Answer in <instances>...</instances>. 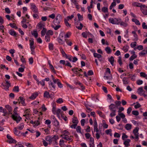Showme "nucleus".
Returning a JSON list of instances; mask_svg holds the SVG:
<instances>
[{"label":"nucleus","mask_w":147,"mask_h":147,"mask_svg":"<svg viewBox=\"0 0 147 147\" xmlns=\"http://www.w3.org/2000/svg\"><path fill=\"white\" fill-rule=\"evenodd\" d=\"M77 15L79 20L77 22V23H78V24L80 23V26H76V27L78 29L81 30L82 29L83 27V25L82 23L80 22V21H82L83 20V17L79 13H78Z\"/></svg>","instance_id":"obj_1"},{"label":"nucleus","mask_w":147,"mask_h":147,"mask_svg":"<svg viewBox=\"0 0 147 147\" xmlns=\"http://www.w3.org/2000/svg\"><path fill=\"white\" fill-rule=\"evenodd\" d=\"M64 37V33L61 32L60 34L59 37L57 38V41L60 44L63 45L65 41L63 40Z\"/></svg>","instance_id":"obj_2"},{"label":"nucleus","mask_w":147,"mask_h":147,"mask_svg":"<svg viewBox=\"0 0 147 147\" xmlns=\"http://www.w3.org/2000/svg\"><path fill=\"white\" fill-rule=\"evenodd\" d=\"M109 21L110 23L113 24H119V22H120L121 19L116 18H110L109 19Z\"/></svg>","instance_id":"obj_3"},{"label":"nucleus","mask_w":147,"mask_h":147,"mask_svg":"<svg viewBox=\"0 0 147 147\" xmlns=\"http://www.w3.org/2000/svg\"><path fill=\"white\" fill-rule=\"evenodd\" d=\"M54 138L55 140H57L58 138L57 136H56L55 135L53 137H51L49 136H47L45 138V140L46 141L49 142V144H51L53 141V138Z\"/></svg>","instance_id":"obj_4"},{"label":"nucleus","mask_w":147,"mask_h":147,"mask_svg":"<svg viewBox=\"0 0 147 147\" xmlns=\"http://www.w3.org/2000/svg\"><path fill=\"white\" fill-rule=\"evenodd\" d=\"M5 83H2L1 85L3 87L4 89L6 90H8L9 88L11 86V84L8 80H5Z\"/></svg>","instance_id":"obj_5"},{"label":"nucleus","mask_w":147,"mask_h":147,"mask_svg":"<svg viewBox=\"0 0 147 147\" xmlns=\"http://www.w3.org/2000/svg\"><path fill=\"white\" fill-rule=\"evenodd\" d=\"M62 19L61 16L60 14H58L54 21L55 24L58 25L60 24Z\"/></svg>","instance_id":"obj_6"},{"label":"nucleus","mask_w":147,"mask_h":147,"mask_svg":"<svg viewBox=\"0 0 147 147\" xmlns=\"http://www.w3.org/2000/svg\"><path fill=\"white\" fill-rule=\"evenodd\" d=\"M51 118L53 119L52 122L53 123V125L56 127H57L59 125V123L56 119L55 116L54 115L51 116Z\"/></svg>","instance_id":"obj_7"},{"label":"nucleus","mask_w":147,"mask_h":147,"mask_svg":"<svg viewBox=\"0 0 147 147\" xmlns=\"http://www.w3.org/2000/svg\"><path fill=\"white\" fill-rule=\"evenodd\" d=\"M71 70L76 74L78 75L79 76L81 75L80 72L82 71L81 69L78 68L77 67H74L71 69Z\"/></svg>","instance_id":"obj_8"},{"label":"nucleus","mask_w":147,"mask_h":147,"mask_svg":"<svg viewBox=\"0 0 147 147\" xmlns=\"http://www.w3.org/2000/svg\"><path fill=\"white\" fill-rule=\"evenodd\" d=\"M31 6V9L32 10V11L34 13H38V9L37 7H36L35 4L33 3H30Z\"/></svg>","instance_id":"obj_9"},{"label":"nucleus","mask_w":147,"mask_h":147,"mask_svg":"<svg viewBox=\"0 0 147 147\" xmlns=\"http://www.w3.org/2000/svg\"><path fill=\"white\" fill-rule=\"evenodd\" d=\"M140 10L144 14L147 15V6L146 5H143L140 8Z\"/></svg>","instance_id":"obj_10"},{"label":"nucleus","mask_w":147,"mask_h":147,"mask_svg":"<svg viewBox=\"0 0 147 147\" xmlns=\"http://www.w3.org/2000/svg\"><path fill=\"white\" fill-rule=\"evenodd\" d=\"M12 118L14 120L16 121L17 123H18L22 119V118L20 116L18 117L16 115H12Z\"/></svg>","instance_id":"obj_11"},{"label":"nucleus","mask_w":147,"mask_h":147,"mask_svg":"<svg viewBox=\"0 0 147 147\" xmlns=\"http://www.w3.org/2000/svg\"><path fill=\"white\" fill-rule=\"evenodd\" d=\"M31 50H34L35 47L34 45V39L32 38L29 40Z\"/></svg>","instance_id":"obj_12"},{"label":"nucleus","mask_w":147,"mask_h":147,"mask_svg":"<svg viewBox=\"0 0 147 147\" xmlns=\"http://www.w3.org/2000/svg\"><path fill=\"white\" fill-rule=\"evenodd\" d=\"M19 102L23 106H25L26 104L25 102V99L22 97L20 96L19 97Z\"/></svg>","instance_id":"obj_13"},{"label":"nucleus","mask_w":147,"mask_h":147,"mask_svg":"<svg viewBox=\"0 0 147 147\" xmlns=\"http://www.w3.org/2000/svg\"><path fill=\"white\" fill-rule=\"evenodd\" d=\"M116 106L113 104H111L109 106V108L111 111H116Z\"/></svg>","instance_id":"obj_14"},{"label":"nucleus","mask_w":147,"mask_h":147,"mask_svg":"<svg viewBox=\"0 0 147 147\" xmlns=\"http://www.w3.org/2000/svg\"><path fill=\"white\" fill-rule=\"evenodd\" d=\"M38 94L37 92H34L33 93L31 96L29 97V98L30 99L34 100L38 96Z\"/></svg>","instance_id":"obj_15"},{"label":"nucleus","mask_w":147,"mask_h":147,"mask_svg":"<svg viewBox=\"0 0 147 147\" xmlns=\"http://www.w3.org/2000/svg\"><path fill=\"white\" fill-rule=\"evenodd\" d=\"M9 33L10 35L14 36H16L17 35V33L13 29L9 30Z\"/></svg>","instance_id":"obj_16"},{"label":"nucleus","mask_w":147,"mask_h":147,"mask_svg":"<svg viewBox=\"0 0 147 147\" xmlns=\"http://www.w3.org/2000/svg\"><path fill=\"white\" fill-rule=\"evenodd\" d=\"M131 140L130 139H127L123 143L124 144L126 147H127L130 146L129 142Z\"/></svg>","instance_id":"obj_17"},{"label":"nucleus","mask_w":147,"mask_h":147,"mask_svg":"<svg viewBox=\"0 0 147 147\" xmlns=\"http://www.w3.org/2000/svg\"><path fill=\"white\" fill-rule=\"evenodd\" d=\"M43 96L44 97L46 98H51V95H50L49 92L47 91L45 92Z\"/></svg>","instance_id":"obj_18"},{"label":"nucleus","mask_w":147,"mask_h":147,"mask_svg":"<svg viewBox=\"0 0 147 147\" xmlns=\"http://www.w3.org/2000/svg\"><path fill=\"white\" fill-rule=\"evenodd\" d=\"M132 5L134 6H136L139 7L141 8L143 5L141 4L140 3L137 2H134L132 4Z\"/></svg>","instance_id":"obj_19"},{"label":"nucleus","mask_w":147,"mask_h":147,"mask_svg":"<svg viewBox=\"0 0 147 147\" xmlns=\"http://www.w3.org/2000/svg\"><path fill=\"white\" fill-rule=\"evenodd\" d=\"M109 61L110 62L111 64L112 65H114V59L113 56H111L109 59Z\"/></svg>","instance_id":"obj_20"},{"label":"nucleus","mask_w":147,"mask_h":147,"mask_svg":"<svg viewBox=\"0 0 147 147\" xmlns=\"http://www.w3.org/2000/svg\"><path fill=\"white\" fill-rule=\"evenodd\" d=\"M62 138L70 142H71L73 141V139L71 138L67 135H65Z\"/></svg>","instance_id":"obj_21"},{"label":"nucleus","mask_w":147,"mask_h":147,"mask_svg":"<svg viewBox=\"0 0 147 147\" xmlns=\"http://www.w3.org/2000/svg\"><path fill=\"white\" fill-rule=\"evenodd\" d=\"M101 10L102 12L105 13H108V9L107 7H103L102 8Z\"/></svg>","instance_id":"obj_22"},{"label":"nucleus","mask_w":147,"mask_h":147,"mask_svg":"<svg viewBox=\"0 0 147 147\" xmlns=\"http://www.w3.org/2000/svg\"><path fill=\"white\" fill-rule=\"evenodd\" d=\"M5 107L8 111L9 113V114H11V112L12 110L11 107L9 105H7L5 106Z\"/></svg>","instance_id":"obj_23"},{"label":"nucleus","mask_w":147,"mask_h":147,"mask_svg":"<svg viewBox=\"0 0 147 147\" xmlns=\"http://www.w3.org/2000/svg\"><path fill=\"white\" fill-rule=\"evenodd\" d=\"M72 122L73 123L77 124L78 123V121L76 117H74L72 119Z\"/></svg>","instance_id":"obj_24"},{"label":"nucleus","mask_w":147,"mask_h":147,"mask_svg":"<svg viewBox=\"0 0 147 147\" xmlns=\"http://www.w3.org/2000/svg\"><path fill=\"white\" fill-rule=\"evenodd\" d=\"M58 111V109L57 110H56L55 105H53V108L52 109V111L53 114L55 115L57 113V111Z\"/></svg>","instance_id":"obj_25"},{"label":"nucleus","mask_w":147,"mask_h":147,"mask_svg":"<svg viewBox=\"0 0 147 147\" xmlns=\"http://www.w3.org/2000/svg\"><path fill=\"white\" fill-rule=\"evenodd\" d=\"M71 35V33L70 32H68L65 34L64 33V38L66 39L67 38H69Z\"/></svg>","instance_id":"obj_26"},{"label":"nucleus","mask_w":147,"mask_h":147,"mask_svg":"<svg viewBox=\"0 0 147 147\" xmlns=\"http://www.w3.org/2000/svg\"><path fill=\"white\" fill-rule=\"evenodd\" d=\"M44 26V25L42 22H39L37 25V27H38V28L40 29H41Z\"/></svg>","instance_id":"obj_27"},{"label":"nucleus","mask_w":147,"mask_h":147,"mask_svg":"<svg viewBox=\"0 0 147 147\" xmlns=\"http://www.w3.org/2000/svg\"><path fill=\"white\" fill-rule=\"evenodd\" d=\"M7 142L9 143V144L16 143L17 142L13 138L7 140Z\"/></svg>","instance_id":"obj_28"},{"label":"nucleus","mask_w":147,"mask_h":147,"mask_svg":"<svg viewBox=\"0 0 147 147\" xmlns=\"http://www.w3.org/2000/svg\"><path fill=\"white\" fill-rule=\"evenodd\" d=\"M131 128V125L129 123L127 124L125 126V128L127 130H129Z\"/></svg>","instance_id":"obj_29"},{"label":"nucleus","mask_w":147,"mask_h":147,"mask_svg":"<svg viewBox=\"0 0 147 147\" xmlns=\"http://www.w3.org/2000/svg\"><path fill=\"white\" fill-rule=\"evenodd\" d=\"M13 131H14V134L16 135H17V136L19 135L20 134V131H19L18 130H17V128H16V127L15 128L13 129Z\"/></svg>","instance_id":"obj_30"},{"label":"nucleus","mask_w":147,"mask_h":147,"mask_svg":"<svg viewBox=\"0 0 147 147\" xmlns=\"http://www.w3.org/2000/svg\"><path fill=\"white\" fill-rule=\"evenodd\" d=\"M132 22H134L137 25H140V23L139 21L137 19L133 18L132 19Z\"/></svg>","instance_id":"obj_31"},{"label":"nucleus","mask_w":147,"mask_h":147,"mask_svg":"<svg viewBox=\"0 0 147 147\" xmlns=\"http://www.w3.org/2000/svg\"><path fill=\"white\" fill-rule=\"evenodd\" d=\"M119 24H120L121 26H123L124 27H126L128 25V24L126 22L121 21V19L120 22H119Z\"/></svg>","instance_id":"obj_32"},{"label":"nucleus","mask_w":147,"mask_h":147,"mask_svg":"<svg viewBox=\"0 0 147 147\" xmlns=\"http://www.w3.org/2000/svg\"><path fill=\"white\" fill-rule=\"evenodd\" d=\"M46 31V29L45 28H43L41 32V35L42 36H44L45 35Z\"/></svg>","instance_id":"obj_33"},{"label":"nucleus","mask_w":147,"mask_h":147,"mask_svg":"<svg viewBox=\"0 0 147 147\" xmlns=\"http://www.w3.org/2000/svg\"><path fill=\"white\" fill-rule=\"evenodd\" d=\"M105 50L108 54H110L111 52V50L109 47H107L105 49Z\"/></svg>","instance_id":"obj_34"},{"label":"nucleus","mask_w":147,"mask_h":147,"mask_svg":"<svg viewBox=\"0 0 147 147\" xmlns=\"http://www.w3.org/2000/svg\"><path fill=\"white\" fill-rule=\"evenodd\" d=\"M13 91L14 92H18L19 91V88L18 86H15L14 87V88L13 89Z\"/></svg>","instance_id":"obj_35"},{"label":"nucleus","mask_w":147,"mask_h":147,"mask_svg":"<svg viewBox=\"0 0 147 147\" xmlns=\"http://www.w3.org/2000/svg\"><path fill=\"white\" fill-rule=\"evenodd\" d=\"M24 123H21L18 126L17 128L20 130H22L24 128Z\"/></svg>","instance_id":"obj_36"},{"label":"nucleus","mask_w":147,"mask_h":147,"mask_svg":"<svg viewBox=\"0 0 147 147\" xmlns=\"http://www.w3.org/2000/svg\"><path fill=\"white\" fill-rule=\"evenodd\" d=\"M65 40L67 44L69 46H71L72 45V43L71 41H69V40L65 39Z\"/></svg>","instance_id":"obj_37"},{"label":"nucleus","mask_w":147,"mask_h":147,"mask_svg":"<svg viewBox=\"0 0 147 147\" xmlns=\"http://www.w3.org/2000/svg\"><path fill=\"white\" fill-rule=\"evenodd\" d=\"M111 113L110 114V116L111 117L115 116L116 115V111H111Z\"/></svg>","instance_id":"obj_38"},{"label":"nucleus","mask_w":147,"mask_h":147,"mask_svg":"<svg viewBox=\"0 0 147 147\" xmlns=\"http://www.w3.org/2000/svg\"><path fill=\"white\" fill-rule=\"evenodd\" d=\"M93 55L94 57H96L98 59H99L102 57V56L101 55L96 53H94Z\"/></svg>","instance_id":"obj_39"},{"label":"nucleus","mask_w":147,"mask_h":147,"mask_svg":"<svg viewBox=\"0 0 147 147\" xmlns=\"http://www.w3.org/2000/svg\"><path fill=\"white\" fill-rule=\"evenodd\" d=\"M129 48V46L127 45L124 46L123 48V50L125 52H127L128 51Z\"/></svg>","instance_id":"obj_40"},{"label":"nucleus","mask_w":147,"mask_h":147,"mask_svg":"<svg viewBox=\"0 0 147 147\" xmlns=\"http://www.w3.org/2000/svg\"><path fill=\"white\" fill-rule=\"evenodd\" d=\"M45 39L46 42H49L50 41V36L47 35H46L45 37Z\"/></svg>","instance_id":"obj_41"},{"label":"nucleus","mask_w":147,"mask_h":147,"mask_svg":"<svg viewBox=\"0 0 147 147\" xmlns=\"http://www.w3.org/2000/svg\"><path fill=\"white\" fill-rule=\"evenodd\" d=\"M137 57V56L135 54H133L129 58V59L130 61H132Z\"/></svg>","instance_id":"obj_42"},{"label":"nucleus","mask_w":147,"mask_h":147,"mask_svg":"<svg viewBox=\"0 0 147 147\" xmlns=\"http://www.w3.org/2000/svg\"><path fill=\"white\" fill-rule=\"evenodd\" d=\"M53 34V31L51 30H50L47 31L46 35L48 36H50V35H52Z\"/></svg>","instance_id":"obj_43"},{"label":"nucleus","mask_w":147,"mask_h":147,"mask_svg":"<svg viewBox=\"0 0 147 147\" xmlns=\"http://www.w3.org/2000/svg\"><path fill=\"white\" fill-rule=\"evenodd\" d=\"M56 102L58 104H61L63 102V101L62 98H59L56 101Z\"/></svg>","instance_id":"obj_44"},{"label":"nucleus","mask_w":147,"mask_h":147,"mask_svg":"<svg viewBox=\"0 0 147 147\" xmlns=\"http://www.w3.org/2000/svg\"><path fill=\"white\" fill-rule=\"evenodd\" d=\"M52 28H53L55 30H57L61 27V26L60 25H57L55 26L54 25H52Z\"/></svg>","instance_id":"obj_45"},{"label":"nucleus","mask_w":147,"mask_h":147,"mask_svg":"<svg viewBox=\"0 0 147 147\" xmlns=\"http://www.w3.org/2000/svg\"><path fill=\"white\" fill-rule=\"evenodd\" d=\"M97 113L99 116L103 118H104L105 117L104 115L102 113V112L100 111H97Z\"/></svg>","instance_id":"obj_46"},{"label":"nucleus","mask_w":147,"mask_h":147,"mask_svg":"<svg viewBox=\"0 0 147 147\" xmlns=\"http://www.w3.org/2000/svg\"><path fill=\"white\" fill-rule=\"evenodd\" d=\"M32 34L34 36L35 38H37L38 36V33L36 31H34L33 32H32Z\"/></svg>","instance_id":"obj_47"},{"label":"nucleus","mask_w":147,"mask_h":147,"mask_svg":"<svg viewBox=\"0 0 147 147\" xmlns=\"http://www.w3.org/2000/svg\"><path fill=\"white\" fill-rule=\"evenodd\" d=\"M76 130L78 133H82L81 132V127L80 126H78L76 128Z\"/></svg>","instance_id":"obj_48"},{"label":"nucleus","mask_w":147,"mask_h":147,"mask_svg":"<svg viewBox=\"0 0 147 147\" xmlns=\"http://www.w3.org/2000/svg\"><path fill=\"white\" fill-rule=\"evenodd\" d=\"M127 78L124 77L123 79V83L124 84H127L128 83L127 80Z\"/></svg>","instance_id":"obj_49"},{"label":"nucleus","mask_w":147,"mask_h":147,"mask_svg":"<svg viewBox=\"0 0 147 147\" xmlns=\"http://www.w3.org/2000/svg\"><path fill=\"white\" fill-rule=\"evenodd\" d=\"M49 67L53 72H54L55 74H56V72L53 66L51 64H49Z\"/></svg>","instance_id":"obj_50"},{"label":"nucleus","mask_w":147,"mask_h":147,"mask_svg":"<svg viewBox=\"0 0 147 147\" xmlns=\"http://www.w3.org/2000/svg\"><path fill=\"white\" fill-rule=\"evenodd\" d=\"M49 85L50 86L51 85V86L52 87H53V89H55L56 87V86L55 85V84L54 83L51 81L50 82V83L49 84Z\"/></svg>","instance_id":"obj_51"},{"label":"nucleus","mask_w":147,"mask_h":147,"mask_svg":"<svg viewBox=\"0 0 147 147\" xmlns=\"http://www.w3.org/2000/svg\"><path fill=\"white\" fill-rule=\"evenodd\" d=\"M38 13H34L33 15V16L34 18L38 19L39 16L38 15Z\"/></svg>","instance_id":"obj_52"},{"label":"nucleus","mask_w":147,"mask_h":147,"mask_svg":"<svg viewBox=\"0 0 147 147\" xmlns=\"http://www.w3.org/2000/svg\"><path fill=\"white\" fill-rule=\"evenodd\" d=\"M119 59L117 61L119 63L120 65H121L122 64V62L121 57H118Z\"/></svg>","instance_id":"obj_53"},{"label":"nucleus","mask_w":147,"mask_h":147,"mask_svg":"<svg viewBox=\"0 0 147 147\" xmlns=\"http://www.w3.org/2000/svg\"><path fill=\"white\" fill-rule=\"evenodd\" d=\"M146 51L145 50H143L139 54L140 56H144L146 54Z\"/></svg>","instance_id":"obj_54"},{"label":"nucleus","mask_w":147,"mask_h":147,"mask_svg":"<svg viewBox=\"0 0 147 147\" xmlns=\"http://www.w3.org/2000/svg\"><path fill=\"white\" fill-rule=\"evenodd\" d=\"M132 113L134 115L137 116L139 115V112L137 111H133L132 112Z\"/></svg>","instance_id":"obj_55"},{"label":"nucleus","mask_w":147,"mask_h":147,"mask_svg":"<svg viewBox=\"0 0 147 147\" xmlns=\"http://www.w3.org/2000/svg\"><path fill=\"white\" fill-rule=\"evenodd\" d=\"M65 23V24L66 26L67 27H71V24H69V23L67 22L66 19H65L64 20Z\"/></svg>","instance_id":"obj_56"},{"label":"nucleus","mask_w":147,"mask_h":147,"mask_svg":"<svg viewBox=\"0 0 147 147\" xmlns=\"http://www.w3.org/2000/svg\"><path fill=\"white\" fill-rule=\"evenodd\" d=\"M136 104H137L134 106V107L135 109H137L141 107V106L138 102H136Z\"/></svg>","instance_id":"obj_57"},{"label":"nucleus","mask_w":147,"mask_h":147,"mask_svg":"<svg viewBox=\"0 0 147 147\" xmlns=\"http://www.w3.org/2000/svg\"><path fill=\"white\" fill-rule=\"evenodd\" d=\"M137 42H132L131 44V47L133 48L136 45Z\"/></svg>","instance_id":"obj_58"},{"label":"nucleus","mask_w":147,"mask_h":147,"mask_svg":"<svg viewBox=\"0 0 147 147\" xmlns=\"http://www.w3.org/2000/svg\"><path fill=\"white\" fill-rule=\"evenodd\" d=\"M49 47L50 50H53V45L51 43H49Z\"/></svg>","instance_id":"obj_59"},{"label":"nucleus","mask_w":147,"mask_h":147,"mask_svg":"<svg viewBox=\"0 0 147 147\" xmlns=\"http://www.w3.org/2000/svg\"><path fill=\"white\" fill-rule=\"evenodd\" d=\"M30 111V109H27L25 111L24 113L29 116Z\"/></svg>","instance_id":"obj_60"},{"label":"nucleus","mask_w":147,"mask_h":147,"mask_svg":"<svg viewBox=\"0 0 147 147\" xmlns=\"http://www.w3.org/2000/svg\"><path fill=\"white\" fill-rule=\"evenodd\" d=\"M138 128H136L133 131V132L134 135L138 134Z\"/></svg>","instance_id":"obj_61"},{"label":"nucleus","mask_w":147,"mask_h":147,"mask_svg":"<svg viewBox=\"0 0 147 147\" xmlns=\"http://www.w3.org/2000/svg\"><path fill=\"white\" fill-rule=\"evenodd\" d=\"M64 141L63 140H61L59 141V146L61 147H63L64 145Z\"/></svg>","instance_id":"obj_62"},{"label":"nucleus","mask_w":147,"mask_h":147,"mask_svg":"<svg viewBox=\"0 0 147 147\" xmlns=\"http://www.w3.org/2000/svg\"><path fill=\"white\" fill-rule=\"evenodd\" d=\"M40 125V123L38 120H37L34 121V126H37Z\"/></svg>","instance_id":"obj_63"},{"label":"nucleus","mask_w":147,"mask_h":147,"mask_svg":"<svg viewBox=\"0 0 147 147\" xmlns=\"http://www.w3.org/2000/svg\"><path fill=\"white\" fill-rule=\"evenodd\" d=\"M24 145L28 147H33V145L29 143H25Z\"/></svg>","instance_id":"obj_64"}]
</instances>
